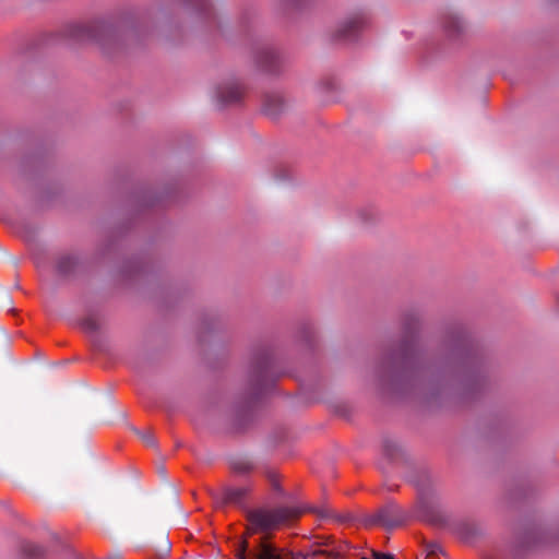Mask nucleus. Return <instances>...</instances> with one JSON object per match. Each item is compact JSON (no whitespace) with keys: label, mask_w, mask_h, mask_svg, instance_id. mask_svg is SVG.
Returning a JSON list of instances; mask_svg holds the SVG:
<instances>
[{"label":"nucleus","mask_w":559,"mask_h":559,"mask_svg":"<svg viewBox=\"0 0 559 559\" xmlns=\"http://www.w3.org/2000/svg\"><path fill=\"white\" fill-rule=\"evenodd\" d=\"M361 559H368V558H366V557H362Z\"/></svg>","instance_id":"aec40b11"},{"label":"nucleus","mask_w":559,"mask_h":559,"mask_svg":"<svg viewBox=\"0 0 559 559\" xmlns=\"http://www.w3.org/2000/svg\"><path fill=\"white\" fill-rule=\"evenodd\" d=\"M230 466L235 473L245 475L253 471L254 463L250 459L240 457L233 460Z\"/></svg>","instance_id":"6e6552de"},{"label":"nucleus","mask_w":559,"mask_h":559,"mask_svg":"<svg viewBox=\"0 0 559 559\" xmlns=\"http://www.w3.org/2000/svg\"><path fill=\"white\" fill-rule=\"evenodd\" d=\"M242 94L243 88L236 81L223 83L216 90L217 102L222 105H229L239 102Z\"/></svg>","instance_id":"20e7f679"},{"label":"nucleus","mask_w":559,"mask_h":559,"mask_svg":"<svg viewBox=\"0 0 559 559\" xmlns=\"http://www.w3.org/2000/svg\"><path fill=\"white\" fill-rule=\"evenodd\" d=\"M372 557L374 559H395L394 556L391 554H382L376 550L372 551Z\"/></svg>","instance_id":"2eb2a0df"},{"label":"nucleus","mask_w":559,"mask_h":559,"mask_svg":"<svg viewBox=\"0 0 559 559\" xmlns=\"http://www.w3.org/2000/svg\"><path fill=\"white\" fill-rule=\"evenodd\" d=\"M2 222H4V223H8V224H9V221H8L5 217H2Z\"/></svg>","instance_id":"6ab92c4d"},{"label":"nucleus","mask_w":559,"mask_h":559,"mask_svg":"<svg viewBox=\"0 0 559 559\" xmlns=\"http://www.w3.org/2000/svg\"><path fill=\"white\" fill-rule=\"evenodd\" d=\"M309 510H310L311 512L317 513V514H318L319 516H321V518H325V516H328V515H329V510H328V509H325V508H320V509H319V508H310Z\"/></svg>","instance_id":"dca6fc26"},{"label":"nucleus","mask_w":559,"mask_h":559,"mask_svg":"<svg viewBox=\"0 0 559 559\" xmlns=\"http://www.w3.org/2000/svg\"><path fill=\"white\" fill-rule=\"evenodd\" d=\"M266 476H267V478L270 479V481H271V484H272L273 488H274L275 490H280V485H278V483H277V479H276V475H275V473H274V472H267Z\"/></svg>","instance_id":"4468645a"},{"label":"nucleus","mask_w":559,"mask_h":559,"mask_svg":"<svg viewBox=\"0 0 559 559\" xmlns=\"http://www.w3.org/2000/svg\"><path fill=\"white\" fill-rule=\"evenodd\" d=\"M320 556H332L331 551H328L325 549H314L308 552H297L293 555V559H318Z\"/></svg>","instance_id":"9d476101"},{"label":"nucleus","mask_w":559,"mask_h":559,"mask_svg":"<svg viewBox=\"0 0 559 559\" xmlns=\"http://www.w3.org/2000/svg\"><path fill=\"white\" fill-rule=\"evenodd\" d=\"M370 523L381 524L386 527H394L402 521L401 510L399 506L390 503L379 511H377L371 518Z\"/></svg>","instance_id":"7ed1b4c3"},{"label":"nucleus","mask_w":559,"mask_h":559,"mask_svg":"<svg viewBox=\"0 0 559 559\" xmlns=\"http://www.w3.org/2000/svg\"><path fill=\"white\" fill-rule=\"evenodd\" d=\"M453 26L454 29H457L460 31L461 29V23L459 20H453L450 22L449 25H447V28L449 29V32H452L450 28Z\"/></svg>","instance_id":"f3484780"},{"label":"nucleus","mask_w":559,"mask_h":559,"mask_svg":"<svg viewBox=\"0 0 559 559\" xmlns=\"http://www.w3.org/2000/svg\"><path fill=\"white\" fill-rule=\"evenodd\" d=\"M76 265V261L72 255H62L57 261V271L61 275L70 274Z\"/></svg>","instance_id":"1a4fd4ad"},{"label":"nucleus","mask_w":559,"mask_h":559,"mask_svg":"<svg viewBox=\"0 0 559 559\" xmlns=\"http://www.w3.org/2000/svg\"><path fill=\"white\" fill-rule=\"evenodd\" d=\"M23 550H24V554L31 559H38L44 554V550L41 547H39L35 544H32V543L25 544L23 547Z\"/></svg>","instance_id":"9b49d317"},{"label":"nucleus","mask_w":559,"mask_h":559,"mask_svg":"<svg viewBox=\"0 0 559 559\" xmlns=\"http://www.w3.org/2000/svg\"><path fill=\"white\" fill-rule=\"evenodd\" d=\"M277 57V52L273 48H266L260 53L259 63L265 71L274 72Z\"/></svg>","instance_id":"0eeeda50"},{"label":"nucleus","mask_w":559,"mask_h":559,"mask_svg":"<svg viewBox=\"0 0 559 559\" xmlns=\"http://www.w3.org/2000/svg\"><path fill=\"white\" fill-rule=\"evenodd\" d=\"M82 326L86 332L93 333L98 329V322L94 317H88L83 320Z\"/></svg>","instance_id":"ddd939ff"},{"label":"nucleus","mask_w":559,"mask_h":559,"mask_svg":"<svg viewBox=\"0 0 559 559\" xmlns=\"http://www.w3.org/2000/svg\"><path fill=\"white\" fill-rule=\"evenodd\" d=\"M250 487H227L225 488L219 497L222 503L235 504L240 508L246 507V499L249 496Z\"/></svg>","instance_id":"39448f33"},{"label":"nucleus","mask_w":559,"mask_h":559,"mask_svg":"<svg viewBox=\"0 0 559 559\" xmlns=\"http://www.w3.org/2000/svg\"><path fill=\"white\" fill-rule=\"evenodd\" d=\"M439 548L438 545H431L429 549V554L433 555L437 552V549Z\"/></svg>","instance_id":"a211bd4d"},{"label":"nucleus","mask_w":559,"mask_h":559,"mask_svg":"<svg viewBox=\"0 0 559 559\" xmlns=\"http://www.w3.org/2000/svg\"><path fill=\"white\" fill-rule=\"evenodd\" d=\"M366 23L362 15H355L347 20L340 29V37L350 39L355 36L356 32L360 29Z\"/></svg>","instance_id":"423d86ee"},{"label":"nucleus","mask_w":559,"mask_h":559,"mask_svg":"<svg viewBox=\"0 0 559 559\" xmlns=\"http://www.w3.org/2000/svg\"><path fill=\"white\" fill-rule=\"evenodd\" d=\"M302 510L295 507H278L275 509L260 508L247 513L249 535L267 533L280 525L287 524L301 514Z\"/></svg>","instance_id":"f257e3e1"},{"label":"nucleus","mask_w":559,"mask_h":559,"mask_svg":"<svg viewBox=\"0 0 559 559\" xmlns=\"http://www.w3.org/2000/svg\"><path fill=\"white\" fill-rule=\"evenodd\" d=\"M139 437L147 447L155 448L157 442L151 430L138 431Z\"/></svg>","instance_id":"f8f14e48"},{"label":"nucleus","mask_w":559,"mask_h":559,"mask_svg":"<svg viewBox=\"0 0 559 559\" xmlns=\"http://www.w3.org/2000/svg\"><path fill=\"white\" fill-rule=\"evenodd\" d=\"M248 542L245 538L236 554V559H286L288 556L266 539H260L257 547L250 551H248Z\"/></svg>","instance_id":"f03ea898"}]
</instances>
